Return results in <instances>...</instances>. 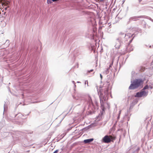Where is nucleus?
Returning a JSON list of instances; mask_svg holds the SVG:
<instances>
[{
	"label": "nucleus",
	"mask_w": 153,
	"mask_h": 153,
	"mask_svg": "<svg viewBox=\"0 0 153 153\" xmlns=\"http://www.w3.org/2000/svg\"><path fill=\"white\" fill-rule=\"evenodd\" d=\"M110 88L109 82H106L103 84V87L100 89V92H98V94H100L99 97L101 108L103 111L104 110V104L109 97V90Z\"/></svg>",
	"instance_id": "f257e3e1"
},
{
	"label": "nucleus",
	"mask_w": 153,
	"mask_h": 153,
	"mask_svg": "<svg viewBox=\"0 0 153 153\" xmlns=\"http://www.w3.org/2000/svg\"><path fill=\"white\" fill-rule=\"evenodd\" d=\"M84 104L85 108L89 110V111H90L91 113L94 112L96 109L92 101L90 95L87 96Z\"/></svg>",
	"instance_id": "f03ea898"
},
{
	"label": "nucleus",
	"mask_w": 153,
	"mask_h": 153,
	"mask_svg": "<svg viewBox=\"0 0 153 153\" xmlns=\"http://www.w3.org/2000/svg\"><path fill=\"white\" fill-rule=\"evenodd\" d=\"M152 86L150 85L149 86L148 85L145 86L143 88L141 91L140 92H137L135 97H146L148 94V91H145V90L148 89L149 88L151 89L153 88V83L151 84Z\"/></svg>",
	"instance_id": "7ed1b4c3"
},
{
	"label": "nucleus",
	"mask_w": 153,
	"mask_h": 153,
	"mask_svg": "<svg viewBox=\"0 0 153 153\" xmlns=\"http://www.w3.org/2000/svg\"><path fill=\"white\" fill-rule=\"evenodd\" d=\"M143 81L141 79H137L131 81V84L129 87V89L133 90L141 86L143 84Z\"/></svg>",
	"instance_id": "20e7f679"
},
{
	"label": "nucleus",
	"mask_w": 153,
	"mask_h": 153,
	"mask_svg": "<svg viewBox=\"0 0 153 153\" xmlns=\"http://www.w3.org/2000/svg\"><path fill=\"white\" fill-rule=\"evenodd\" d=\"M116 139V137L114 136H105L102 139L103 142L105 143H108L111 141H113Z\"/></svg>",
	"instance_id": "39448f33"
},
{
	"label": "nucleus",
	"mask_w": 153,
	"mask_h": 153,
	"mask_svg": "<svg viewBox=\"0 0 153 153\" xmlns=\"http://www.w3.org/2000/svg\"><path fill=\"white\" fill-rule=\"evenodd\" d=\"M122 44V41L121 37L117 38L115 41V44L114 47L116 49L118 50L119 49Z\"/></svg>",
	"instance_id": "423d86ee"
},
{
	"label": "nucleus",
	"mask_w": 153,
	"mask_h": 153,
	"mask_svg": "<svg viewBox=\"0 0 153 153\" xmlns=\"http://www.w3.org/2000/svg\"><path fill=\"white\" fill-rule=\"evenodd\" d=\"M144 16H136L131 17L128 19L127 22V24L130 23L131 21H136L138 20V19H142L144 18Z\"/></svg>",
	"instance_id": "0eeeda50"
},
{
	"label": "nucleus",
	"mask_w": 153,
	"mask_h": 153,
	"mask_svg": "<svg viewBox=\"0 0 153 153\" xmlns=\"http://www.w3.org/2000/svg\"><path fill=\"white\" fill-rule=\"evenodd\" d=\"M83 95L81 93L76 92L75 93L74 96V98L76 100L80 99L82 97Z\"/></svg>",
	"instance_id": "6e6552de"
},
{
	"label": "nucleus",
	"mask_w": 153,
	"mask_h": 153,
	"mask_svg": "<svg viewBox=\"0 0 153 153\" xmlns=\"http://www.w3.org/2000/svg\"><path fill=\"white\" fill-rule=\"evenodd\" d=\"M93 140L94 139L93 138H90L85 140L83 142L85 143H89L92 142Z\"/></svg>",
	"instance_id": "1a4fd4ad"
},
{
	"label": "nucleus",
	"mask_w": 153,
	"mask_h": 153,
	"mask_svg": "<svg viewBox=\"0 0 153 153\" xmlns=\"http://www.w3.org/2000/svg\"><path fill=\"white\" fill-rule=\"evenodd\" d=\"M126 49L127 52H130L133 50V48L132 47H131L130 45H128L126 47Z\"/></svg>",
	"instance_id": "9d476101"
},
{
	"label": "nucleus",
	"mask_w": 153,
	"mask_h": 153,
	"mask_svg": "<svg viewBox=\"0 0 153 153\" xmlns=\"http://www.w3.org/2000/svg\"><path fill=\"white\" fill-rule=\"evenodd\" d=\"M131 36L132 35L131 34L128 33L127 34H125L124 36V38H125L126 39H128L131 38Z\"/></svg>",
	"instance_id": "9b49d317"
},
{
	"label": "nucleus",
	"mask_w": 153,
	"mask_h": 153,
	"mask_svg": "<svg viewBox=\"0 0 153 153\" xmlns=\"http://www.w3.org/2000/svg\"><path fill=\"white\" fill-rule=\"evenodd\" d=\"M125 33L122 32H120L119 33V37H121V38L122 41V38H124V36L125 35Z\"/></svg>",
	"instance_id": "f8f14e48"
},
{
	"label": "nucleus",
	"mask_w": 153,
	"mask_h": 153,
	"mask_svg": "<svg viewBox=\"0 0 153 153\" xmlns=\"http://www.w3.org/2000/svg\"><path fill=\"white\" fill-rule=\"evenodd\" d=\"M9 42H10V41L9 40H7L5 42L4 44V45H6V47H8L9 46V45H10Z\"/></svg>",
	"instance_id": "ddd939ff"
},
{
	"label": "nucleus",
	"mask_w": 153,
	"mask_h": 153,
	"mask_svg": "<svg viewBox=\"0 0 153 153\" xmlns=\"http://www.w3.org/2000/svg\"><path fill=\"white\" fill-rule=\"evenodd\" d=\"M7 103L6 102H4V111L7 108Z\"/></svg>",
	"instance_id": "4468645a"
},
{
	"label": "nucleus",
	"mask_w": 153,
	"mask_h": 153,
	"mask_svg": "<svg viewBox=\"0 0 153 153\" xmlns=\"http://www.w3.org/2000/svg\"><path fill=\"white\" fill-rule=\"evenodd\" d=\"M23 115L21 113H19L18 114H16L15 117L17 116L19 117V118H20L22 117Z\"/></svg>",
	"instance_id": "2eb2a0df"
},
{
	"label": "nucleus",
	"mask_w": 153,
	"mask_h": 153,
	"mask_svg": "<svg viewBox=\"0 0 153 153\" xmlns=\"http://www.w3.org/2000/svg\"><path fill=\"white\" fill-rule=\"evenodd\" d=\"M136 147H137L136 149H135V150L134 151V152H138L139 150H140V148L139 147H137L136 146H135Z\"/></svg>",
	"instance_id": "dca6fc26"
},
{
	"label": "nucleus",
	"mask_w": 153,
	"mask_h": 153,
	"mask_svg": "<svg viewBox=\"0 0 153 153\" xmlns=\"http://www.w3.org/2000/svg\"><path fill=\"white\" fill-rule=\"evenodd\" d=\"M114 59H113L112 61H111V63L110 65L109 66V67L108 68H109V69H110V68L111 67L112 65H113V62H114Z\"/></svg>",
	"instance_id": "f3484780"
},
{
	"label": "nucleus",
	"mask_w": 153,
	"mask_h": 153,
	"mask_svg": "<svg viewBox=\"0 0 153 153\" xmlns=\"http://www.w3.org/2000/svg\"><path fill=\"white\" fill-rule=\"evenodd\" d=\"M52 1L53 2V0H47V3L48 4L51 3Z\"/></svg>",
	"instance_id": "a211bd4d"
},
{
	"label": "nucleus",
	"mask_w": 153,
	"mask_h": 153,
	"mask_svg": "<svg viewBox=\"0 0 153 153\" xmlns=\"http://www.w3.org/2000/svg\"><path fill=\"white\" fill-rule=\"evenodd\" d=\"M109 68H107L106 69V70L105 71V73L106 74H108L109 73Z\"/></svg>",
	"instance_id": "6ab92c4d"
},
{
	"label": "nucleus",
	"mask_w": 153,
	"mask_h": 153,
	"mask_svg": "<svg viewBox=\"0 0 153 153\" xmlns=\"http://www.w3.org/2000/svg\"><path fill=\"white\" fill-rule=\"evenodd\" d=\"M1 23L3 24L2 25V27H5L6 25V23L4 22H1Z\"/></svg>",
	"instance_id": "aec40b11"
},
{
	"label": "nucleus",
	"mask_w": 153,
	"mask_h": 153,
	"mask_svg": "<svg viewBox=\"0 0 153 153\" xmlns=\"http://www.w3.org/2000/svg\"><path fill=\"white\" fill-rule=\"evenodd\" d=\"M120 113H121V111H119V114H118V117H117V120H119V118H120Z\"/></svg>",
	"instance_id": "412c9836"
},
{
	"label": "nucleus",
	"mask_w": 153,
	"mask_h": 153,
	"mask_svg": "<svg viewBox=\"0 0 153 153\" xmlns=\"http://www.w3.org/2000/svg\"><path fill=\"white\" fill-rule=\"evenodd\" d=\"M93 71H94L93 69H91V70H90L89 71H87V73H89L90 72Z\"/></svg>",
	"instance_id": "4be33fe9"
},
{
	"label": "nucleus",
	"mask_w": 153,
	"mask_h": 153,
	"mask_svg": "<svg viewBox=\"0 0 153 153\" xmlns=\"http://www.w3.org/2000/svg\"><path fill=\"white\" fill-rule=\"evenodd\" d=\"M133 38H131V39L129 40V43H128V45H130V44H130V43L131 42H132V40H133Z\"/></svg>",
	"instance_id": "5701e85b"
},
{
	"label": "nucleus",
	"mask_w": 153,
	"mask_h": 153,
	"mask_svg": "<svg viewBox=\"0 0 153 153\" xmlns=\"http://www.w3.org/2000/svg\"><path fill=\"white\" fill-rule=\"evenodd\" d=\"M87 84V86H88V81L87 80H86L85 82V84Z\"/></svg>",
	"instance_id": "b1692460"
},
{
	"label": "nucleus",
	"mask_w": 153,
	"mask_h": 153,
	"mask_svg": "<svg viewBox=\"0 0 153 153\" xmlns=\"http://www.w3.org/2000/svg\"><path fill=\"white\" fill-rule=\"evenodd\" d=\"M58 151V150H56V151H55L53 153H57Z\"/></svg>",
	"instance_id": "393cba45"
},
{
	"label": "nucleus",
	"mask_w": 153,
	"mask_h": 153,
	"mask_svg": "<svg viewBox=\"0 0 153 153\" xmlns=\"http://www.w3.org/2000/svg\"><path fill=\"white\" fill-rule=\"evenodd\" d=\"M100 77L101 79H102V74H100Z\"/></svg>",
	"instance_id": "a878e982"
},
{
	"label": "nucleus",
	"mask_w": 153,
	"mask_h": 153,
	"mask_svg": "<svg viewBox=\"0 0 153 153\" xmlns=\"http://www.w3.org/2000/svg\"><path fill=\"white\" fill-rule=\"evenodd\" d=\"M9 1H8L7 2H5V4L6 5H7L8 4H9Z\"/></svg>",
	"instance_id": "bb28decb"
},
{
	"label": "nucleus",
	"mask_w": 153,
	"mask_h": 153,
	"mask_svg": "<svg viewBox=\"0 0 153 153\" xmlns=\"http://www.w3.org/2000/svg\"><path fill=\"white\" fill-rule=\"evenodd\" d=\"M142 0H138L139 3H140L141 2V1H142Z\"/></svg>",
	"instance_id": "cd10ccee"
},
{
	"label": "nucleus",
	"mask_w": 153,
	"mask_h": 153,
	"mask_svg": "<svg viewBox=\"0 0 153 153\" xmlns=\"http://www.w3.org/2000/svg\"><path fill=\"white\" fill-rule=\"evenodd\" d=\"M72 82L74 84H75V82L74 81H72Z\"/></svg>",
	"instance_id": "c85d7f7f"
},
{
	"label": "nucleus",
	"mask_w": 153,
	"mask_h": 153,
	"mask_svg": "<svg viewBox=\"0 0 153 153\" xmlns=\"http://www.w3.org/2000/svg\"><path fill=\"white\" fill-rule=\"evenodd\" d=\"M2 45V44L0 42V47Z\"/></svg>",
	"instance_id": "c756f323"
},
{
	"label": "nucleus",
	"mask_w": 153,
	"mask_h": 153,
	"mask_svg": "<svg viewBox=\"0 0 153 153\" xmlns=\"http://www.w3.org/2000/svg\"><path fill=\"white\" fill-rule=\"evenodd\" d=\"M7 7H6L5 8H4V10H7Z\"/></svg>",
	"instance_id": "7c9ffc66"
},
{
	"label": "nucleus",
	"mask_w": 153,
	"mask_h": 153,
	"mask_svg": "<svg viewBox=\"0 0 153 153\" xmlns=\"http://www.w3.org/2000/svg\"><path fill=\"white\" fill-rule=\"evenodd\" d=\"M76 87V85L75 84H74V87L75 88Z\"/></svg>",
	"instance_id": "2f4dec72"
},
{
	"label": "nucleus",
	"mask_w": 153,
	"mask_h": 153,
	"mask_svg": "<svg viewBox=\"0 0 153 153\" xmlns=\"http://www.w3.org/2000/svg\"><path fill=\"white\" fill-rule=\"evenodd\" d=\"M77 83H80V82L78 81V82H77Z\"/></svg>",
	"instance_id": "473e14b6"
},
{
	"label": "nucleus",
	"mask_w": 153,
	"mask_h": 153,
	"mask_svg": "<svg viewBox=\"0 0 153 153\" xmlns=\"http://www.w3.org/2000/svg\"><path fill=\"white\" fill-rule=\"evenodd\" d=\"M151 47H151V45H150V46H149V47L150 48H151Z\"/></svg>",
	"instance_id": "72a5a7b5"
},
{
	"label": "nucleus",
	"mask_w": 153,
	"mask_h": 153,
	"mask_svg": "<svg viewBox=\"0 0 153 153\" xmlns=\"http://www.w3.org/2000/svg\"><path fill=\"white\" fill-rule=\"evenodd\" d=\"M86 128H84L83 129V130H84V129H86Z\"/></svg>",
	"instance_id": "f704fd0d"
}]
</instances>
